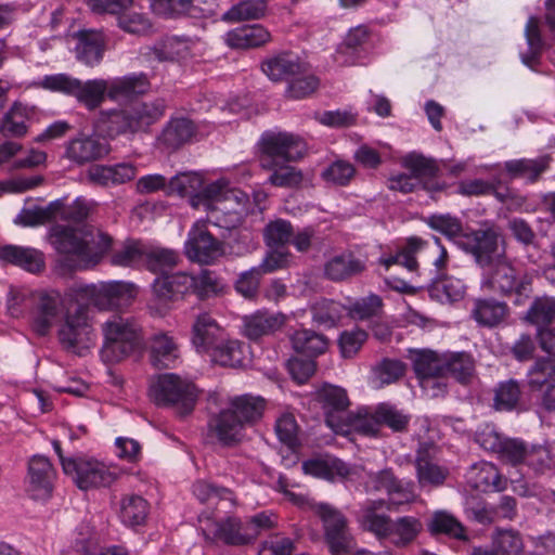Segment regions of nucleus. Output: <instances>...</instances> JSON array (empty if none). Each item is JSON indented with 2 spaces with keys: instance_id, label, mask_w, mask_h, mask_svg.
Instances as JSON below:
<instances>
[{
  "instance_id": "obj_51",
  "label": "nucleus",
  "mask_w": 555,
  "mask_h": 555,
  "mask_svg": "<svg viewBox=\"0 0 555 555\" xmlns=\"http://www.w3.org/2000/svg\"><path fill=\"white\" fill-rule=\"evenodd\" d=\"M267 12L266 0H244L232 5L224 14V21L240 22L259 20Z\"/></svg>"
},
{
  "instance_id": "obj_12",
  "label": "nucleus",
  "mask_w": 555,
  "mask_h": 555,
  "mask_svg": "<svg viewBox=\"0 0 555 555\" xmlns=\"http://www.w3.org/2000/svg\"><path fill=\"white\" fill-rule=\"evenodd\" d=\"M194 283V275L185 272L157 276L153 283L154 299L150 304V309L159 315L165 314L170 308V301L190 292L193 293Z\"/></svg>"
},
{
  "instance_id": "obj_60",
  "label": "nucleus",
  "mask_w": 555,
  "mask_h": 555,
  "mask_svg": "<svg viewBox=\"0 0 555 555\" xmlns=\"http://www.w3.org/2000/svg\"><path fill=\"white\" fill-rule=\"evenodd\" d=\"M146 249L140 242H129L114 254L113 263L121 267L145 264Z\"/></svg>"
},
{
  "instance_id": "obj_4",
  "label": "nucleus",
  "mask_w": 555,
  "mask_h": 555,
  "mask_svg": "<svg viewBox=\"0 0 555 555\" xmlns=\"http://www.w3.org/2000/svg\"><path fill=\"white\" fill-rule=\"evenodd\" d=\"M163 101L134 102L122 109L103 111L98 119V127L108 137L134 134L145 131L163 115Z\"/></svg>"
},
{
  "instance_id": "obj_22",
  "label": "nucleus",
  "mask_w": 555,
  "mask_h": 555,
  "mask_svg": "<svg viewBox=\"0 0 555 555\" xmlns=\"http://www.w3.org/2000/svg\"><path fill=\"white\" fill-rule=\"evenodd\" d=\"M404 165L411 170L410 173H400L389 179L390 190L403 194L415 191L420 188L422 178L433 172L434 166L430 160L416 154H410L404 158Z\"/></svg>"
},
{
  "instance_id": "obj_48",
  "label": "nucleus",
  "mask_w": 555,
  "mask_h": 555,
  "mask_svg": "<svg viewBox=\"0 0 555 555\" xmlns=\"http://www.w3.org/2000/svg\"><path fill=\"white\" fill-rule=\"evenodd\" d=\"M61 205L54 209V220L62 219L73 222H82L92 212L95 203L82 196L77 197L70 204L65 199H56Z\"/></svg>"
},
{
  "instance_id": "obj_40",
  "label": "nucleus",
  "mask_w": 555,
  "mask_h": 555,
  "mask_svg": "<svg viewBox=\"0 0 555 555\" xmlns=\"http://www.w3.org/2000/svg\"><path fill=\"white\" fill-rule=\"evenodd\" d=\"M264 409V400L259 396L242 395L230 399L229 410L244 424H249L260 418Z\"/></svg>"
},
{
  "instance_id": "obj_20",
  "label": "nucleus",
  "mask_w": 555,
  "mask_h": 555,
  "mask_svg": "<svg viewBox=\"0 0 555 555\" xmlns=\"http://www.w3.org/2000/svg\"><path fill=\"white\" fill-rule=\"evenodd\" d=\"M459 246L475 257L481 267L492 262V256L498 248V235L493 230H477L465 233L460 237Z\"/></svg>"
},
{
  "instance_id": "obj_30",
  "label": "nucleus",
  "mask_w": 555,
  "mask_h": 555,
  "mask_svg": "<svg viewBox=\"0 0 555 555\" xmlns=\"http://www.w3.org/2000/svg\"><path fill=\"white\" fill-rule=\"evenodd\" d=\"M209 429L223 444L241 440L244 424L234 415V411L224 409L209 421Z\"/></svg>"
},
{
  "instance_id": "obj_64",
  "label": "nucleus",
  "mask_w": 555,
  "mask_h": 555,
  "mask_svg": "<svg viewBox=\"0 0 555 555\" xmlns=\"http://www.w3.org/2000/svg\"><path fill=\"white\" fill-rule=\"evenodd\" d=\"M555 318V300L551 297L537 298L529 310L526 319L535 325L551 323Z\"/></svg>"
},
{
  "instance_id": "obj_15",
  "label": "nucleus",
  "mask_w": 555,
  "mask_h": 555,
  "mask_svg": "<svg viewBox=\"0 0 555 555\" xmlns=\"http://www.w3.org/2000/svg\"><path fill=\"white\" fill-rule=\"evenodd\" d=\"M318 401L324 413L326 425L336 433L343 429L345 420L351 412L346 389L340 386L325 384L317 392Z\"/></svg>"
},
{
  "instance_id": "obj_33",
  "label": "nucleus",
  "mask_w": 555,
  "mask_h": 555,
  "mask_svg": "<svg viewBox=\"0 0 555 555\" xmlns=\"http://www.w3.org/2000/svg\"><path fill=\"white\" fill-rule=\"evenodd\" d=\"M249 353V348L244 343L229 338L225 334L223 341L218 344L209 357L211 360L222 366L238 367L244 365Z\"/></svg>"
},
{
  "instance_id": "obj_45",
  "label": "nucleus",
  "mask_w": 555,
  "mask_h": 555,
  "mask_svg": "<svg viewBox=\"0 0 555 555\" xmlns=\"http://www.w3.org/2000/svg\"><path fill=\"white\" fill-rule=\"evenodd\" d=\"M149 514V504L140 495H126L120 501L119 518L122 524L129 527H137L144 524Z\"/></svg>"
},
{
  "instance_id": "obj_52",
  "label": "nucleus",
  "mask_w": 555,
  "mask_h": 555,
  "mask_svg": "<svg viewBox=\"0 0 555 555\" xmlns=\"http://www.w3.org/2000/svg\"><path fill=\"white\" fill-rule=\"evenodd\" d=\"M427 526L431 533H443L451 538L465 539L462 524L449 512H435Z\"/></svg>"
},
{
  "instance_id": "obj_10",
  "label": "nucleus",
  "mask_w": 555,
  "mask_h": 555,
  "mask_svg": "<svg viewBox=\"0 0 555 555\" xmlns=\"http://www.w3.org/2000/svg\"><path fill=\"white\" fill-rule=\"evenodd\" d=\"M62 468L81 490L108 487L118 477L116 469L94 459H62Z\"/></svg>"
},
{
  "instance_id": "obj_27",
  "label": "nucleus",
  "mask_w": 555,
  "mask_h": 555,
  "mask_svg": "<svg viewBox=\"0 0 555 555\" xmlns=\"http://www.w3.org/2000/svg\"><path fill=\"white\" fill-rule=\"evenodd\" d=\"M550 155H541L535 158H519L504 163V169L513 179H524L527 182H535L540 176L550 168Z\"/></svg>"
},
{
  "instance_id": "obj_57",
  "label": "nucleus",
  "mask_w": 555,
  "mask_h": 555,
  "mask_svg": "<svg viewBox=\"0 0 555 555\" xmlns=\"http://www.w3.org/2000/svg\"><path fill=\"white\" fill-rule=\"evenodd\" d=\"M492 545L501 555H520L524 550L520 534L513 529H498L492 537Z\"/></svg>"
},
{
  "instance_id": "obj_59",
  "label": "nucleus",
  "mask_w": 555,
  "mask_h": 555,
  "mask_svg": "<svg viewBox=\"0 0 555 555\" xmlns=\"http://www.w3.org/2000/svg\"><path fill=\"white\" fill-rule=\"evenodd\" d=\"M196 0H150V9L159 16L176 17L192 14Z\"/></svg>"
},
{
  "instance_id": "obj_13",
  "label": "nucleus",
  "mask_w": 555,
  "mask_h": 555,
  "mask_svg": "<svg viewBox=\"0 0 555 555\" xmlns=\"http://www.w3.org/2000/svg\"><path fill=\"white\" fill-rule=\"evenodd\" d=\"M184 250L190 260L209 264L223 255V245L208 232L206 222L199 220L189 231Z\"/></svg>"
},
{
  "instance_id": "obj_39",
  "label": "nucleus",
  "mask_w": 555,
  "mask_h": 555,
  "mask_svg": "<svg viewBox=\"0 0 555 555\" xmlns=\"http://www.w3.org/2000/svg\"><path fill=\"white\" fill-rule=\"evenodd\" d=\"M195 133L193 122L184 117L172 118L164 128L160 142L170 149H178L189 142Z\"/></svg>"
},
{
  "instance_id": "obj_1",
  "label": "nucleus",
  "mask_w": 555,
  "mask_h": 555,
  "mask_svg": "<svg viewBox=\"0 0 555 555\" xmlns=\"http://www.w3.org/2000/svg\"><path fill=\"white\" fill-rule=\"evenodd\" d=\"M64 296L78 306L74 311L64 313L57 335L64 348L75 350L90 332L86 307L93 306L100 311L122 309L135 298L137 287L125 281L76 282L65 291Z\"/></svg>"
},
{
  "instance_id": "obj_24",
  "label": "nucleus",
  "mask_w": 555,
  "mask_h": 555,
  "mask_svg": "<svg viewBox=\"0 0 555 555\" xmlns=\"http://www.w3.org/2000/svg\"><path fill=\"white\" fill-rule=\"evenodd\" d=\"M465 477L472 488L481 492L501 491L505 488V480L498 468L486 461L473 464Z\"/></svg>"
},
{
  "instance_id": "obj_7",
  "label": "nucleus",
  "mask_w": 555,
  "mask_h": 555,
  "mask_svg": "<svg viewBox=\"0 0 555 555\" xmlns=\"http://www.w3.org/2000/svg\"><path fill=\"white\" fill-rule=\"evenodd\" d=\"M102 331L101 356L105 362H119L142 347L140 327L129 318L114 315L102 325Z\"/></svg>"
},
{
  "instance_id": "obj_31",
  "label": "nucleus",
  "mask_w": 555,
  "mask_h": 555,
  "mask_svg": "<svg viewBox=\"0 0 555 555\" xmlns=\"http://www.w3.org/2000/svg\"><path fill=\"white\" fill-rule=\"evenodd\" d=\"M365 269V262L354 254L346 251L328 259L324 264V274L332 281H343Z\"/></svg>"
},
{
  "instance_id": "obj_3",
  "label": "nucleus",
  "mask_w": 555,
  "mask_h": 555,
  "mask_svg": "<svg viewBox=\"0 0 555 555\" xmlns=\"http://www.w3.org/2000/svg\"><path fill=\"white\" fill-rule=\"evenodd\" d=\"M50 240L60 255L55 272L61 275L95 266L109 250L113 242L106 233L87 225H54L50 231Z\"/></svg>"
},
{
  "instance_id": "obj_11",
  "label": "nucleus",
  "mask_w": 555,
  "mask_h": 555,
  "mask_svg": "<svg viewBox=\"0 0 555 555\" xmlns=\"http://www.w3.org/2000/svg\"><path fill=\"white\" fill-rule=\"evenodd\" d=\"M33 326L46 335L64 313V296L55 288H41L29 293Z\"/></svg>"
},
{
  "instance_id": "obj_42",
  "label": "nucleus",
  "mask_w": 555,
  "mask_h": 555,
  "mask_svg": "<svg viewBox=\"0 0 555 555\" xmlns=\"http://www.w3.org/2000/svg\"><path fill=\"white\" fill-rule=\"evenodd\" d=\"M507 311L504 302L494 299H477L472 315L478 324L492 327L505 319Z\"/></svg>"
},
{
  "instance_id": "obj_47",
  "label": "nucleus",
  "mask_w": 555,
  "mask_h": 555,
  "mask_svg": "<svg viewBox=\"0 0 555 555\" xmlns=\"http://www.w3.org/2000/svg\"><path fill=\"white\" fill-rule=\"evenodd\" d=\"M292 344L298 353L309 358L317 357L327 349L326 338L310 330H298L292 336Z\"/></svg>"
},
{
  "instance_id": "obj_50",
  "label": "nucleus",
  "mask_w": 555,
  "mask_h": 555,
  "mask_svg": "<svg viewBox=\"0 0 555 555\" xmlns=\"http://www.w3.org/2000/svg\"><path fill=\"white\" fill-rule=\"evenodd\" d=\"M404 371L405 366L401 361L384 359L373 367L370 383L373 388H382L397 382Z\"/></svg>"
},
{
  "instance_id": "obj_26",
  "label": "nucleus",
  "mask_w": 555,
  "mask_h": 555,
  "mask_svg": "<svg viewBox=\"0 0 555 555\" xmlns=\"http://www.w3.org/2000/svg\"><path fill=\"white\" fill-rule=\"evenodd\" d=\"M270 33L260 24L236 27L224 35L225 43L235 49L260 47L270 41Z\"/></svg>"
},
{
  "instance_id": "obj_16",
  "label": "nucleus",
  "mask_w": 555,
  "mask_h": 555,
  "mask_svg": "<svg viewBox=\"0 0 555 555\" xmlns=\"http://www.w3.org/2000/svg\"><path fill=\"white\" fill-rule=\"evenodd\" d=\"M203 48V42L196 37L172 35L151 48V54L159 62H180L199 55Z\"/></svg>"
},
{
  "instance_id": "obj_29",
  "label": "nucleus",
  "mask_w": 555,
  "mask_h": 555,
  "mask_svg": "<svg viewBox=\"0 0 555 555\" xmlns=\"http://www.w3.org/2000/svg\"><path fill=\"white\" fill-rule=\"evenodd\" d=\"M109 100H127L134 95L144 94L150 89L147 76L143 73H132L122 77L108 79Z\"/></svg>"
},
{
  "instance_id": "obj_44",
  "label": "nucleus",
  "mask_w": 555,
  "mask_h": 555,
  "mask_svg": "<svg viewBox=\"0 0 555 555\" xmlns=\"http://www.w3.org/2000/svg\"><path fill=\"white\" fill-rule=\"evenodd\" d=\"M525 37L528 44V52L521 54L522 63L533 68L540 59L545 47V42L540 31V20L537 16H530L525 26Z\"/></svg>"
},
{
  "instance_id": "obj_49",
  "label": "nucleus",
  "mask_w": 555,
  "mask_h": 555,
  "mask_svg": "<svg viewBox=\"0 0 555 555\" xmlns=\"http://www.w3.org/2000/svg\"><path fill=\"white\" fill-rule=\"evenodd\" d=\"M415 466L417 480L422 488L441 486L449 474L446 467L439 466L430 460L423 457L421 451L418 452Z\"/></svg>"
},
{
  "instance_id": "obj_14",
  "label": "nucleus",
  "mask_w": 555,
  "mask_h": 555,
  "mask_svg": "<svg viewBox=\"0 0 555 555\" xmlns=\"http://www.w3.org/2000/svg\"><path fill=\"white\" fill-rule=\"evenodd\" d=\"M206 539L230 546H243L255 541V531L246 519L230 516L202 528Z\"/></svg>"
},
{
  "instance_id": "obj_8",
  "label": "nucleus",
  "mask_w": 555,
  "mask_h": 555,
  "mask_svg": "<svg viewBox=\"0 0 555 555\" xmlns=\"http://www.w3.org/2000/svg\"><path fill=\"white\" fill-rule=\"evenodd\" d=\"M258 145L262 168H273L282 163L298 160L306 153V143L299 137L284 131L263 132Z\"/></svg>"
},
{
  "instance_id": "obj_43",
  "label": "nucleus",
  "mask_w": 555,
  "mask_h": 555,
  "mask_svg": "<svg viewBox=\"0 0 555 555\" xmlns=\"http://www.w3.org/2000/svg\"><path fill=\"white\" fill-rule=\"evenodd\" d=\"M179 357L178 345L173 337L166 333H158L153 337L151 358L156 367H168Z\"/></svg>"
},
{
  "instance_id": "obj_54",
  "label": "nucleus",
  "mask_w": 555,
  "mask_h": 555,
  "mask_svg": "<svg viewBox=\"0 0 555 555\" xmlns=\"http://www.w3.org/2000/svg\"><path fill=\"white\" fill-rule=\"evenodd\" d=\"M34 85L50 92H57L74 98L75 89L78 86V78L66 73H57L44 75Z\"/></svg>"
},
{
  "instance_id": "obj_56",
  "label": "nucleus",
  "mask_w": 555,
  "mask_h": 555,
  "mask_svg": "<svg viewBox=\"0 0 555 555\" xmlns=\"http://www.w3.org/2000/svg\"><path fill=\"white\" fill-rule=\"evenodd\" d=\"M193 494L202 502L208 504L234 503L233 494L225 488H218L207 481L199 480L193 485Z\"/></svg>"
},
{
  "instance_id": "obj_63",
  "label": "nucleus",
  "mask_w": 555,
  "mask_h": 555,
  "mask_svg": "<svg viewBox=\"0 0 555 555\" xmlns=\"http://www.w3.org/2000/svg\"><path fill=\"white\" fill-rule=\"evenodd\" d=\"M520 393V387L516 380L500 383L495 389L494 408L498 411L513 410L519 401Z\"/></svg>"
},
{
  "instance_id": "obj_6",
  "label": "nucleus",
  "mask_w": 555,
  "mask_h": 555,
  "mask_svg": "<svg viewBox=\"0 0 555 555\" xmlns=\"http://www.w3.org/2000/svg\"><path fill=\"white\" fill-rule=\"evenodd\" d=\"M533 274L530 272H518L505 260L492 261L482 268L481 288L514 295L515 305H524L532 293Z\"/></svg>"
},
{
  "instance_id": "obj_21",
  "label": "nucleus",
  "mask_w": 555,
  "mask_h": 555,
  "mask_svg": "<svg viewBox=\"0 0 555 555\" xmlns=\"http://www.w3.org/2000/svg\"><path fill=\"white\" fill-rule=\"evenodd\" d=\"M301 468L306 475L328 481L353 480V476L358 474L356 467H351L337 457L324 456L305 461Z\"/></svg>"
},
{
  "instance_id": "obj_37",
  "label": "nucleus",
  "mask_w": 555,
  "mask_h": 555,
  "mask_svg": "<svg viewBox=\"0 0 555 555\" xmlns=\"http://www.w3.org/2000/svg\"><path fill=\"white\" fill-rule=\"evenodd\" d=\"M284 323L281 314L257 311L244 318V334L249 339H258L278 331Z\"/></svg>"
},
{
  "instance_id": "obj_46",
  "label": "nucleus",
  "mask_w": 555,
  "mask_h": 555,
  "mask_svg": "<svg viewBox=\"0 0 555 555\" xmlns=\"http://www.w3.org/2000/svg\"><path fill=\"white\" fill-rule=\"evenodd\" d=\"M475 372L473 357L467 352L444 353L443 376L451 375L461 383H466Z\"/></svg>"
},
{
  "instance_id": "obj_5",
  "label": "nucleus",
  "mask_w": 555,
  "mask_h": 555,
  "mask_svg": "<svg viewBox=\"0 0 555 555\" xmlns=\"http://www.w3.org/2000/svg\"><path fill=\"white\" fill-rule=\"evenodd\" d=\"M386 505L384 500L365 502L358 512V521L367 531L379 539H389L396 545L403 546L412 542L421 531L418 519L410 516L400 517L391 521L389 517L380 515L377 511Z\"/></svg>"
},
{
  "instance_id": "obj_34",
  "label": "nucleus",
  "mask_w": 555,
  "mask_h": 555,
  "mask_svg": "<svg viewBox=\"0 0 555 555\" xmlns=\"http://www.w3.org/2000/svg\"><path fill=\"white\" fill-rule=\"evenodd\" d=\"M408 359L418 379L426 376H443L444 354H438L430 349H410Z\"/></svg>"
},
{
  "instance_id": "obj_41",
  "label": "nucleus",
  "mask_w": 555,
  "mask_h": 555,
  "mask_svg": "<svg viewBox=\"0 0 555 555\" xmlns=\"http://www.w3.org/2000/svg\"><path fill=\"white\" fill-rule=\"evenodd\" d=\"M466 292L462 280L454 276H440L438 273L431 279L430 294L441 302H455L461 300Z\"/></svg>"
},
{
  "instance_id": "obj_23",
  "label": "nucleus",
  "mask_w": 555,
  "mask_h": 555,
  "mask_svg": "<svg viewBox=\"0 0 555 555\" xmlns=\"http://www.w3.org/2000/svg\"><path fill=\"white\" fill-rule=\"evenodd\" d=\"M306 64L291 52L276 54L262 63V72L274 81L286 80L304 73Z\"/></svg>"
},
{
  "instance_id": "obj_32",
  "label": "nucleus",
  "mask_w": 555,
  "mask_h": 555,
  "mask_svg": "<svg viewBox=\"0 0 555 555\" xmlns=\"http://www.w3.org/2000/svg\"><path fill=\"white\" fill-rule=\"evenodd\" d=\"M77 40L76 55L80 62L94 66L102 60L105 41L101 31L80 30Z\"/></svg>"
},
{
  "instance_id": "obj_9",
  "label": "nucleus",
  "mask_w": 555,
  "mask_h": 555,
  "mask_svg": "<svg viewBox=\"0 0 555 555\" xmlns=\"http://www.w3.org/2000/svg\"><path fill=\"white\" fill-rule=\"evenodd\" d=\"M151 396L158 405H168L181 415L189 414L196 401L193 383L176 374H163L151 386Z\"/></svg>"
},
{
  "instance_id": "obj_61",
  "label": "nucleus",
  "mask_w": 555,
  "mask_h": 555,
  "mask_svg": "<svg viewBox=\"0 0 555 555\" xmlns=\"http://www.w3.org/2000/svg\"><path fill=\"white\" fill-rule=\"evenodd\" d=\"M555 380V360L541 359L528 372V383L532 389H542Z\"/></svg>"
},
{
  "instance_id": "obj_62",
  "label": "nucleus",
  "mask_w": 555,
  "mask_h": 555,
  "mask_svg": "<svg viewBox=\"0 0 555 555\" xmlns=\"http://www.w3.org/2000/svg\"><path fill=\"white\" fill-rule=\"evenodd\" d=\"M272 171L269 182L279 188H296L302 182V172L287 163H282L273 168H266Z\"/></svg>"
},
{
  "instance_id": "obj_38",
  "label": "nucleus",
  "mask_w": 555,
  "mask_h": 555,
  "mask_svg": "<svg viewBox=\"0 0 555 555\" xmlns=\"http://www.w3.org/2000/svg\"><path fill=\"white\" fill-rule=\"evenodd\" d=\"M367 36L365 27L358 26L351 29L336 52V61L343 65L360 64L363 54L362 46L366 42Z\"/></svg>"
},
{
  "instance_id": "obj_35",
  "label": "nucleus",
  "mask_w": 555,
  "mask_h": 555,
  "mask_svg": "<svg viewBox=\"0 0 555 555\" xmlns=\"http://www.w3.org/2000/svg\"><path fill=\"white\" fill-rule=\"evenodd\" d=\"M345 425L346 426L343 429H338L336 434L347 435L351 431H356L364 436H375L380 428L376 408L372 410L366 406L359 408L356 412H350L345 420Z\"/></svg>"
},
{
  "instance_id": "obj_25",
  "label": "nucleus",
  "mask_w": 555,
  "mask_h": 555,
  "mask_svg": "<svg viewBox=\"0 0 555 555\" xmlns=\"http://www.w3.org/2000/svg\"><path fill=\"white\" fill-rule=\"evenodd\" d=\"M0 259L30 273H39L44 269L43 254L33 247L7 245L0 249Z\"/></svg>"
},
{
  "instance_id": "obj_2",
  "label": "nucleus",
  "mask_w": 555,
  "mask_h": 555,
  "mask_svg": "<svg viewBox=\"0 0 555 555\" xmlns=\"http://www.w3.org/2000/svg\"><path fill=\"white\" fill-rule=\"evenodd\" d=\"M197 172H180L168 182V192L190 196L194 208L208 212V222L225 229L235 228L242 222L248 196L245 192L230 188L227 178H220L206 186Z\"/></svg>"
},
{
  "instance_id": "obj_53",
  "label": "nucleus",
  "mask_w": 555,
  "mask_h": 555,
  "mask_svg": "<svg viewBox=\"0 0 555 555\" xmlns=\"http://www.w3.org/2000/svg\"><path fill=\"white\" fill-rule=\"evenodd\" d=\"M61 204L51 202L47 207H26L14 218V223L22 227H36L54 220V209Z\"/></svg>"
},
{
  "instance_id": "obj_55",
  "label": "nucleus",
  "mask_w": 555,
  "mask_h": 555,
  "mask_svg": "<svg viewBox=\"0 0 555 555\" xmlns=\"http://www.w3.org/2000/svg\"><path fill=\"white\" fill-rule=\"evenodd\" d=\"M319 87V79L309 73L307 65L304 73L293 77L285 90V95L292 100H301L311 95Z\"/></svg>"
},
{
  "instance_id": "obj_17",
  "label": "nucleus",
  "mask_w": 555,
  "mask_h": 555,
  "mask_svg": "<svg viewBox=\"0 0 555 555\" xmlns=\"http://www.w3.org/2000/svg\"><path fill=\"white\" fill-rule=\"evenodd\" d=\"M108 153L107 141L96 134H79L69 140L65 146V157L77 165L98 160Z\"/></svg>"
},
{
  "instance_id": "obj_19",
  "label": "nucleus",
  "mask_w": 555,
  "mask_h": 555,
  "mask_svg": "<svg viewBox=\"0 0 555 555\" xmlns=\"http://www.w3.org/2000/svg\"><path fill=\"white\" fill-rule=\"evenodd\" d=\"M54 469L48 457L34 455L28 463L27 492L35 500H46L52 492Z\"/></svg>"
},
{
  "instance_id": "obj_58",
  "label": "nucleus",
  "mask_w": 555,
  "mask_h": 555,
  "mask_svg": "<svg viewBox=\"0 0 555 555\" xmlns=\"http://www.w3.org/2000/svg\"><path fill=\"white\" fill-rule=\"evenodd\" d=\"M344 307L334 300L322 299L312 307V319L324 326H334L343 317Z\"/></svg>"
},
{
  "instance_id": "obj_36",
  "label": "nucleus",
  "mask_w": 555,
  "mask_h": 555,
  "mask_svg": "<svg viewBox=\"0 0 555 555\" xmlns=\"http://www.w3.org/2000/svg\"><path fill=\"white\" fill-rule=\"evenodd\" d=\"M426 243L418 237H410L395 255H382L378 262L386 270L393 264H400L410 272L417 269L416 255L424 249Z\"/></svg>"
},
{
  "instance_id": "obj_18",
  "label": "nucleus",
  "mask_w": 555,
  "mask_h": 555,
  "mask_svg": "<svg viewBox=\"0 0 555 555\" xmlns=\"http://www.w3.org/2000/svg\"><path fill=\"white\" fill-rule=\"evenodd\" d=\"M225 331L209 313H201L196 317L191 333V343L196 352L209 356L223 341Z\"/></svg>"
},
{
  "instance_id": "obj_28",
  "label": "nucleus",
  "mask_w": 555,
  "mask_h": 555,
  "mask_svg": "<svg viewBox=\"0 0 555 555\" xmlns=\"http://www.w3.org/2000/svg\"><path fill=\"white\" fill-rule=\"evenodd\" d=\"M108 79L94 78L82 81L78 79L74 98L87 109L93 111L100 107L106 98L109 99Z\"/></svg>"
}]
</instances>
